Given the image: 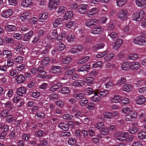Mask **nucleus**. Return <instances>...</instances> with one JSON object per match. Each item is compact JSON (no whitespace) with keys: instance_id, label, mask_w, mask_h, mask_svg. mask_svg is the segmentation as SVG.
Listing matches in <instances>:
<instances>
[{"instance_id":"338daca9","label":"nucleus","mask_w":146,"mask_h":146,"mask_svg":"<svg viewBox=\"0 0 146 146\" xmlns=\"http://www.w3.org/2000/svg\"><path fill=\"white\" fill-rule=\"evenodd\" d=\"M66 32L65 31L63 30H62L61 33L59 34L58 35V37H59L60 38L61 40H62V39L64 38L66 36Z\"/></svg>"},{"instance_id":"a19ab883","label":"nucleus","mask_w":146,"mask_h":146,"mask_svg":"<svg viewBox=\"0 0 146 146\" xmlns=\"http://www.w3.org/2000/svg\"><path fill=\"white\" fill-rule=\"evenodd\" d=\"M121 111L123 113L125 114L132 113V111H134L132 110L130 108L128 107H125L122 108Z\"/></svg>"},{"instance_id":"4d7b16f0","label":"nucleus","mask_w":146,"mask_h":146,"mask_svg":"<svg viewBox=\"0 0 146 146\" xmlns=\"http://www.w3.org/2000/svg\"><path fill=\"white\" fill-rule=\"evenodd\" d=\"M134 138V136L132 135H129L128 133V136L127 138L125 139V141L126 143H129L131 142L133 140Z\"/></svg>"},{"instance_id":"ea45409f","label":"nucleus","mask_w":146,"mask_h":146,"mask_svg":"<svg viewBox=\"0 0 146 146\" xmlns=\"http://www.w3.org/2000/svg\"><path fill=\"white\" fill-rule=\"evenodd\" d=\"M94 79L91 77H88L84 78V82L87 85L92 84L94 82Z\"/></svg>"},{"instance_id":"cd10ccee","label":"nucleus","mask_w":146,"mask_h":146,"mask_svg":"<svg viewBox=\"0 0 146 146\" xmlns=\"http://www.w3.org/2000/svg\"><path fill=\"white\" fill-rule=\"evenodd\" d=\"M77 23L75 21H70L65 25L66 27L69 29H72L76 25Z\"/></svg>"},{"instance_id":"58836bf2","label":"nucleus","mask_w":146,"mask_h":146,"mask_svg":"<svg viewBox=\"0 0 146 146\" xmlns=\"http://www.w3.org/2000/svg\"><path fill=\"white\" fill-rule=\"evenodd\" d=\"M62 86V85L61 83H58L50 87L49 89V90L51 92H54L60 88Z\"/></svg>"},{"instance_id":"5701e85b","label":"nucleus","mask_w":146,"mask_h":146,"mask_svg":"<svg viewBox=\"0 0 146 146\" xmlns=\"http://www.w3.org/2000/svg\"><path fill=\"white\" fill-rule=\"evenodd\" d=\"M33 31H30L26 33L23 37V40L25 41H29L33 36Z\"/></svg>"},{"instance_id":"79ce46f5","label":"nucleus","mask_w":146,"mask_h":146,"mask_svg":"<svg viewBox=\"0 0 146 146\" xmlns=\"http://www.w3.org/2000/svg\"><path fill=\"white\" fill-rule=\"evenodd\" d=\"M60 92L63 94H68L70 93V90L68 87L62 88L60 91Z\"/></svg>"},{"instance_id":"2eb2a0df","label":"nucleus","mask_w":146,"mask_h":146,"mask_svg":"<svg viewBox=\"0 0 146 146\" xmlns=\"http://www.w3.org/2000/svg\"><path fill=\"white\" fill-rule=\"evenodd\" d=\"M140 66L139 62L137 61L130 62V68L133 70H136L138 69Z\"/></svg>"},{"instance_id":"412c9836","label":"nucleus","mask_w":146,"mask_h":146,"mask_svg":"<svg viewBox=\"0 0 146 146\" xmlns=\"http://www.w3.org/2000/svg\"><path fill=\"white\" fill-rule=\"evenodd\" d=\"M109 92V91L108 90L102 89L101 90H98V92L96 93L98 94L101 97H104L108 96Z\"/></svg>"},{"instance_id":"9d476101","label":"nucleus","mask_w":146,"mask_h":146,"mask_svg":"<svg viewBox=\"0 0 146 146\" xmlns=\"http://www.w3.org/2000/svg\"><path fill=\"white\" fill-rule=\"evenodd\" d=\"M83 46L81 45H77L73 46L71 48L70 50V53L75 54L78 52H81L83 50Z\"/></svg>"},{"instance_id":"6e6d98bb","label":"nucleus","mask_w":146,"mask_h":146,"mask_svg":"<svg viewBox=\"0 0 146 146\" xmlns=\"http://www.w3.org/2000/svg\"><path fill=\"white\" fill-rule=\"evenodd\" d=\"M117 5L121 7L126 3L127 0H116Z\"/></svg>"},{"instance_id":"f704fd0d","label":"nucleus","mask_w":146,"mask_h":146,"mask_svg":"<svg viewBox=\"0 0 146 146\" xmlns=\"http://www.w3.org/2000/svg\"><path fill=\"white\" fill-rule=\"evenodd\" d=\"M132 88L131 85L129 84H125L123 86L121 89L123 91L128 92L130 91Z\"/></svg>"},{"instance_id":"603ef678","label":"nucleus","mask_w":146,"mask_h":146,"mask_svg":"<svg viewBox=\"0 0 146 146\" xmlns=\"http://www.w3.org/2000/svg\"><path fill=\"white\" fill-rule=\"evenodd\" d=\"M126 82V78L123 77L120 78L117 81V85H121L124 84Z\"/></svg>"},{"instance_id":"052dcab7","label":"nucleus","mask_w":146,"mask_h":146,"mask_svg":"<svg viewBox=\"0 0 146 146\" xmlns=\"http://www.w3.org/2000/svg\"><path fill=\"white\" fill-rule=\"evenodd\" d=\"M66 39L68 42H73L75 39V37L73 35H69L66 37Z\"/></svg>"},{"instance_id":"13d9d810","label":"nucleus","mask_w":146,"mask_h":146,"mask_svg":"<svg viewBox=\"0 0 146 146\" xmlns=\"http://www.w3.org/2000/svg\"><path fill=\"white\" fill-rule=\"evenodd\" d=\"M3 53L4 55H5L6 57L7 58H10L12 55V53L11 52L7 50H4L3 52Z\"/></svg>"},{"instance_id":"a878e982","label":"nucleus","mask_w":146,"mask_h":146,"mask_svg":"<svg viewBox=\"0 0 146 146\" xmlns=\"http://www.w3.org/2000/svg\"><path fill=\"white\" fill-rule=\"evenodd\" d=\"M97 20L96 19H92L87 21L85 23V25L87 27H91L95 25L97 23Z\"/></svg>"},{"instance_id":"f8f14e48","label":"nucleus","mask_w":146,"mask_h":146,"mask_svg":"<svg viewBox=\"0 0 146 146\" xmlns=\"http://www.w3.org/2000/svg\"><path fill=\"white\" fill-rule=\"evenodd\" d=\"M104 30V29L101 26H97L92 29L91 31L92 34H100L102 33Z\"/></svg>"},{"instance_id":"9b49d317","label":"nucleus","mask_w":146,"mask_h":146,"mask_svg":"<svg viewBox=\"0 0 146 146\" xmlns=\"http://www.w3.org/2000/svg\"><path fill=\"white\" fill-rule=\"evenodd\" d=\"M13 10L11 9L5 10L3 11L1 13V16L4 18H8L13 14Z\"/></svg>"},{"instance_id":"e433bc0d","label":"nucleus","mask_w":146,"mask_h":146,"mask_svg":"<svg viewBox=\"0 0 146 146\" xmlns=\"http://www.w3.org/2000/svg\"><path fill=\"white\" fill-rule=\"evenodd\" d=\"M25 80V78L23 75L18 76L16 78V82L18 83H22Z\"/></svg>"},{"instance_id":"f257e3e1","label":"nucleus","mask_w":146,"mask_h":146,"mask_svg":"<svg viewBox=\"0 0 146 146\" xmlns=\"http://www.w3.org/2000/svg\"><path fill=\"white\" fill-rule=\"evenodd\" d=\"M117 16L121 21H125L127 19L129 14L127 10L123 9L119 11L117 13Z\"/></svg>"},{"instance_id":"393cba45","label":"nucleus","mask_w":146,"mask_h":146,"mask_svg":"<svg viewBox=\"0 0 146 146\" xmlns=\"http://www.w3.org/2000/svg\"><path fill=\"white\" fill-rule=\"evenodd\" d=\"M115 54L112 52H110L107 54L105 56L104 58L105 62H108L112 59L115 56Z\"/></svg>"},{"instance_id":"2f4dec72","label":"nucleus","mask_w":146,"mask_h":146,"mask_svg":"<svg viewBox=\"0 0 146 146\" xmlns=\"http://www.w3.org/2000/svg\"><path fill=\"white\" fill-rule=\"evenodd\" d=\"M104 44L101 43L96 44L92 47V49L93 50L96 51L99 49L103 48L104 47Z\"/></svg>"},{"instance_id":"72a5a7b5","label":"nucleus","mask_w":146,"mask_h":146,"mask_svg":"<svg viewBox=\"0 0 146 146\" xmlns=\"http://www.w3.org/2000/svg\"><path fill=\"white\" fill-rule=\"evenodd\" d=\"M98 11V9L96 8H93L89 10L87 13V15L90 17L91 16L96 14Z\"/></svg>"},{"instance_id":"39448f33","label":"nucleus","mask_w":146,"mask_h":146,"mask_svg":"<svg viewBox=\"0 0 146 146\" xmlns=\"http://www.w3.org/2000/svg\"><path fill=\"white\" fill-rule=\"evenodd\" d=\"M49 35L51 36L48 35L46 36L48 40H52L53 39H56L57 40L60 41L61 39L59 38L58 37V35L56 29L51 30L49 33Z\"/></svg>"},{"instance_id":"1a4fd4ad","label":"nucleus","mask_w":146,"mask_h":146,"mask_svg":"<svg viewBox=\"0 0 146 146\" xmlns=\"http://www.w3.org/2000/svg\"><path fill=\"white\" fill-rule=\"evenodd\" d=\"M137 116V113L135 111H132L125 115V119L126 121H132L133 119H135Z\"/></svg>"},{"instance_id":"09e8293b","label":"nucleus","mask_w":146,"mask_h":146,"mask_svg":"<svg viewBox=\"0 0 146 146\" xmlns=\"http://www.w3.org/2000/svg\"><path fill=\"white\" fill-rule=\"evenodd\" d=\"M84 94L82 93L75 94H74L73 97L77 100H80L84 97Z\"/></svg>"},{"instance_id":"7ed1b4c3","label":"nucleus","mask_w":146,"mask_h":146,"mask_svg":"<svg viewBox=\"0 0 146 146\" xmlns=\"http://www.w3.org/2000/svg\"><path fill=\"white\" fill-rule=\"evenodd\" d=\"M128 136V133L127 132H119L116 133L114 135L115 138L121 141H125Z\"/></svg>"},{"instance_id":"423d86ee","label":"nucleus","mask_w":146,"mask_h":146,"mask_svg":"<svg viewBox=\"0 0 146 146\" xmlns=\"http://www.w3.org/2000/svg\"><path fill=\"white\" fill-rule=\"evenodd\" d=\"M89 9L88 5L85 4H81L79 5L78 8V11L81 14H85Z\"/></svg>"},{"instance_id":"c85d7f7f","label":"nucleus","mask_w":146,"mask_h":146,"mask_svg":"<svg viewBox=\"0 0 146 146\" xmlns=\"http://www.w3.org/2000/svg\"><path fill=\"white\" fill-rule=\"evenodd\" d=\"M121 68L123 70H127L130 68V62H124L121 66Z\"/></svg>"},{"instance_id":"49530a36","label":"nucleus","mask_w":146,"mask_h":146,"mask_svg":"<svg viewBox=\"0 0 146 146\" xmlns=\"http://www.w3.org/2000/svg\"><path fill=\"white\" fill-rule=\"evenodd\" d=\"M103 115L105 118L108 119H111V112L108 111L104 112L103 113Z\"/></svg>"},{"instance_id":"a18cd8bd","label":"nucleus","mask_w":146,"mask_h":146,"mask_svg":"<svg viewBox=\"0 0 146 146\" xmlns=\"http://www.w3.org/2000/svg\"><path fill=\"white\" fill-rule=\"evenodd\" d=\"M4 42L7 44H11L13 43L14 40L11 38L5 37L3 39Z\"/></svg>"},{"instance_id":"864d4df0","label":"nucleus","mask_w":146,"mask_h":146,"mask_svg":"<svg viewBox=\"0 0 146 146\" xmlns=\"http://www.w3.org/2000/svg\"><path fill=\"white\" fill-rule=\"evenodd\" d=\"M9 113V111L7 110H5L1 111L0 113V116L5 117H6Z\"/></svg>"},{"instance_id":"e2e57ef3","label":"nucleus","mask_w":146,"mask_h":146,"mask_svg":"<svg viewBox=\"0 0 146 146\" xmlns=\"http://www.w3.org/2000/svg\"><path fill=\"white\" fill-rule=\"evenodd\" d=\"M101 130L100 133L101 134L103 135H107L109 132L108 129L105 127L104 128H103Z\"/></svg>"},{"instance_id":"8fccbe9b","label":"nucleus","mask_w":146,"mask_h":146,"mask_svg":"<svg viewBox=\"0 0 146 146\" xmlns=\"http://www.w3.org/2000/svg\"><path fill=\"white\" fill-rule=\"evenodd\" d=\"M103 64V63L100 61L97 62L93 64L92 67L93 68H97L102 67Z\"/></svg>"},{"instance_id":"4468645a","label":"nucleus","mask_w":146,"mask_h":146,"mask_svg":"<svg viewBox=\"0 0 146 146\" xmlns=\"http://www.w3.org/2000/svg\"><path fill=\"white\" fill-rule=\"evenodd\" d=\"M136 103L138 105L144 104L146 101V98L143 96L137 97L135 100Z\"/></svg>"},{"instance_id":"5fc2aeb1","label":"nucleus","mask_w":146,"mask_h":146,"mask_svg":"<svg viewBox=\"0 0 146 146\" xmlns=\"http://www.w3.org/2000/svg\"><path fill=\"white\" fill-rule=\"evenodd\" d=\"M108 53L107 51H105L99 53L98 54L96 55V57L97 58H100L103 57Z\"/></svg>"},{"instance_id":"ddd939ff","label":"nucleus","mask_w":146,"mask_h":146,"mask_svg":"<svg viewBox=\"0 0 146 146\" xmlns=\"http://www.w3.org/2000/svg\"><path fill=\"white\" fill-rule=\"evenodd\" d=\"M62 68L60 66H52L50 67L49 71L50 73L55 74L60 72Z\"/></svg>"},{"instance_id":"37998d69","label":"nucleus","mask_w":146,"mask_h":146,"mask_svg":"<svg viewBox=\"0 0 146 146\" xmlns=\"http://www.w3.org/2000/svg\"><path fill=\"white\" fill-rule=\"evenodd\" d=\"M72 59L70 56H66L62 59V62L64 64H67L70 62Z\"/></svg>"},{"instance_id":"4be33fe9","label":"nucleus","mask_w":146,"mask_h":146,"mask_svg":"<svg viewBox=\"0 0 146 146\" xmlns=\"http://www.w3.org/2000/svg\"><path fill=\"white\" fill-rule=\"evenodd\" d=\"M94 96L91 97L90 98L91 100L94 102L98 103L100 102L101 98L100 96H99L98 93H95V92H94Z\"/></svg>"},{"instance_id":"de8ad7c7","label":"nucleus","mask_w":146,"mask_h":146,"mask_svg":"<svg viewBox=\"0 0 146 146\" xmlns=\"http://www.w3.org/2000/svg\"><path fill=\"white\" fill-rule=\"evenodd\" d=\"M76 142V140L75 138H70L68 141V144L72 146L75 145Z\"/></svg>"},{"instance_id":"7c9ffc66","label":"nucleus","mask_w":146,"mask_h":146,"mask_svg":"<svg viewBox=\"0 0 146 146\" xmlns=\"http://www.w3.org/2000/svg\"><path fill=\"white\" fill-rule=\"evenodd\" d=\"M138 138L141 140L146 139V132L142 131H139L137 134Z\"/></svg>"},{"instance_id":"20e7f679","label":"nucleus","mask_w":146,"mask_h":146,"mask_svg":"<svg viewBox=\"0 0 146 146\" xmlns=\"http://www.w3.org/2000/svg\"><path fill=\"white\" fill-rule=\"evenodd\" d=\"M60 3V0H49L48 8L49 10H52L56 9Z\"/></svg>"},{"instance_id":"0eeeda50","label":"nucleus","mask_w":146,"mask_h":146,"mask_svg":"<svg viewBox=\"0 0 146 146\" xmlns=\"http://www.w3.org/2000/svg\"><path fill=\"white\" fill-rule=\"evenodd\" d=\"M31 17V14L28 12H23L21 14L20 18L23 22H26L29 21Z\"/></svg>"},{"instance_id":"c756f323","label":"nucleus","mask_w":146,"mask_h":146,"mask_svg":"<svg viewBox=\"0 0 146 146\" xmlns=\"http://www.w3.org/2000/svg\"><path fill=\"white\" fill-rule=\"evenodd\" d=\"M63 19L61 18H58L56 19L53 23V25L54 27H56L58 25L61 24L62 23Z\"/></svg>"},{"instance_id":"a211bd4d","label":"nucleus","mask_w":146,"mask_h":146,"mask_svg":"<svg viewBox=\"0 0 146 146\" xmlns=\"http://www.w3.org/2000/svg\"><path fill=\"white\" fill-rule=\"evenodd\" d=\"M48 13L46 12L40 14L38 17V21L41 22H44L48 18Z\"/></svg>"},{"instance_id":"4c0bfd02","label":"nucleus","mask_w":146,"mask_h":146,"mask_svg":"<svg viewBox=\"0 0 146 146\" xmlns=\"http://www.w3.org/2000/svg\"><path fill=\"white\" fill-rule=\"evenodd\" d=\"M120 103L122 105H125L128 104L129 103V100L128 98L121 97V99L120 101Z\"/></svg>"},{"instance_id":"473e14b6","label":"nucleus","mask_w":146,"mask_h":146,"mask_svg":"<svg viewBox=\"0 0 146 146\" xmlns=\"http://www.w3.org/2000/svg\"><path fill=\"white\" fill-rule=\"evenodd\" d=\"M59 127L64 131H67L69 129L68 125L64 122H61L58 124Z\"/></svg>"},{"instance_id":"69168bd1","label":"nucleus","mask_w":146,"mask_h":146,"mask_svg":"<svg viewBox=\"0 0 146 146\" xmlns=\"http://www.w3.org/2000/svg\"><path fill=\"white\" fill-rule=\"evenodd\" d=\"M138 57V55L136 54H130L128 56V59L130 60H135Z\"/></svg>"},{"instance_id":"bf43d9fd","label":"nucleus","mask_w":146,"mask_h":146,"mask_svg":"<svg viewBox=\"0 0 146 146\" xmlns=\"http://www.w3.org/2000/svg\"><path fill=\"white\" fill-rule=\"evenodd\" d=\"M65 45L62 42H60L57 45L58 49L59 51H62L64 50L65 48Z\"/></svg>"},{"instance_id":"f3484780","label":"nucleus","mask_w":146,"mask_h":146,"mask_svg":"<svg viewBox=\"0 0 146 146\" xmlns=\"http://www.w3.org/2000/svg\"><path fill=\"white\" fill-rule=\"evenodd\" d=\"M73 16V13L71 11H68L64 14L63 17V19L66 21L70 19Z\"/></svg>"},{"instance_id":"3c124183","label":"nucleus","mask_w":146,"mask_h":146,"mask_svg":"<svg viewBox=\"0 0 146 146\" xmlns=\"http://www.w3.org/2000/svg\"><path fill=\"white\" fill-rule=\"evenodd\" d=\"M95 127L98 129H101L105 127V125L103 122H98L95 125Z\"/></svg>"},{"instance_id":"680f3d73","label":"nucleus","mask_w":146,"mask_h":146,"mask_svg":"<svg viewBox=\"0 0 146 146\" xmlns=\"http://www.w3.org/2000/svg\"><path fill=\"white\" fill-rule=\"evenodd\" d=\"M88 102V101L87 99L84 97L81 99L79 101L80 104L82 106H85Z\"/></svg>"},{"instance_id":"6ab92c4d","label":"nucleus","mask_w":146,"mask_h":146,"mask_svg":"<svg viewBox=\"0 0 146 146\" xmlns=\"http://www.w3.org/2000/svg\"><path fill=\"white\" fill-rule=\"evenodd\" d=\"M33 4L31 0H24L21 3V5L24 7H30Z\"/></svg>"},{"instance_id":"c03bdc74","label":"nucleus","mask_w":146,"mask_h":146,"mask_svg":"<svg viewBox=\"0 0 146 146\" xmlns=\"http://www.w3.org/2000/svg\"><path fill=\"white\" fill-rule=\"evenodd\" d=\"M50 60V59L49 57H45L42 60L41 64L42 65H46L49 63Z\"/></svg>"},{"instance_id":"774afa93","label":"nucleus","mask_w":146,"mask_h":146,"mask_svg":"<svg viewBox=\"0 0 146 146\" xmlns=\"http://www.w3.org/2000/svg\"><path fill=\"white\" fill-rule=\"evenodd\" d=\"M23 60V58L21 56H18L14 58V61L17 63H20Z\"/></svg>"},{"instance_id":"0e129e2a","label":"nucleus","mask_w":146,"mask_h":146,"mask_svg":"<svg viewBox=\"0 0 146 146\" xmlns=\"http://www.w3.org/2000/svg\"><path fill=\"white\" fill-rule=\"evenodd\" d=\"M85 93L87 95H89L94 93V90L91 88H86L85 90Z\"/></svg>"},{"instance_id":"6e6552de","label":"nucleus","mask_w":146,"mask_h":146,"mask_svg":"<svg viewBox=\"0 0 146 146\" xmlns=\"http://www.w3.org/2000/svg\"><path fill=\"white\" fill-rule=\"evenodd\" d=\"M135 44L139 45H142L146 42V38L141 36L135 37L133 40Z\"/></svg>"},{"instance_id":"f03ea898","label":"nucleus","mask_w":146,"mask_h":146,"mask_svg":"<svg viewBox=\"0 0 146 146\" xmlns=\"http://www.w3.org/2000/svg\"><path fill=\"white\" fill-rule=\"evenodd\" d=\"M145 12L143 10L137 11L134 13L132 15L133 20L136 21H140L144 17Z\"/></svg>"},{"instance_id":"b1692460","label":"nucleus","mask_w":146,"mask_h":146,"mask_svg":"<svg viewBox=\"0 0 146 146\" xmlns=\"http://www.w3.org/2000/svg\"><path fill=\"white\" fill-rule=\"evenodd\" d=\"M135 3L138 7L146 8L145 0H135Z\"/></svg>"},{"instance_id":"c9c22d12","label":"nucleus","mask_w":146,"mask_h":146,"mask_svg":"<svg viewBox=\"0 0 146 146\" xmlns=\"http://www.w3.org/2000/svg\"><path fill=\"white\" fill-rule=\"evenodd\" d=\"M5 30L9 32L15 31L17 29L15 26L11 25H7L5 27Z\"/></svg>"},{"instance_id":"aec40b11","label":"nucleus","mask_w":146,"mask_h":146,"mask_svg":"<svg viewBox=\"0 0 146 146\" xmlns=\"http://www.w3.org/2000/svg\"><path fill=\"white\" fill-rule=\"evenodd\" d=\"M122 42V40L121 39L116 40L113 46V48L116 50H117L121 47Z\"/></svg>"},{"instance_id":"bb28decb","label":"nucleus","mask_w":146,"mask_h":146,"mask_svg":"<svg viewBox=\"0 0 146 146\" xmlns=\"http://www.w3.org/2000/svg\"><path fill=\"white\" fill-rule=\"evenodd\" d=\"M26 92V88L25 87H21L17 89V94L18 95L22 96L23 94H25Z\"/></svg>"},{"instance_id":"dca6fc26","label":"nucleus","mask_w":146,"mask_h":146,"mask_svg":"<svg viewBox=\"0 0 146 146\" xmlns=\"http://www.w3.org/2000/svg\"><path fill=\"white\" fill-rule=\"evenodd\" d=\"M121 99V96L118 95H114L110 98V100L111 103H117L120 102Z\"/></svg>"}]
</instances>
